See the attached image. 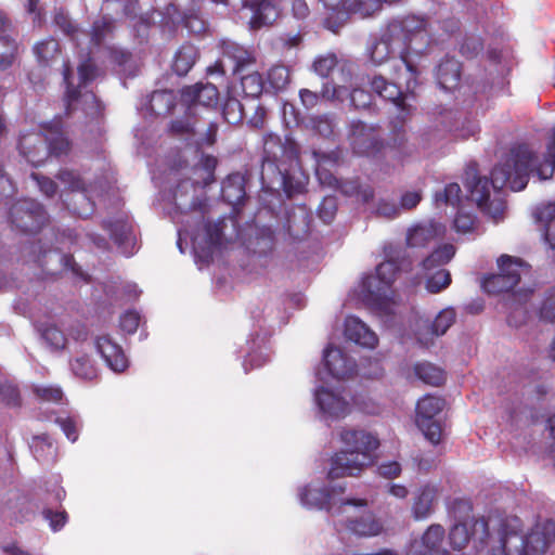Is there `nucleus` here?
Segmentation results:
<instances>
[{"mask_svg":"<svg viewBox=\"0 0 555 555\" xmlns=\"http://www.w3.org/2000/svg\"><path fill=\"white\" fill-rule=\"evenodd\" d=\"M534 162L535 155L528 144L518 143L511 147L507 158L502 164L494 166L490 180L476 173L470 178L467 171L465 186L472 201L476 202L482 212L499 222L506 209V201L500 191L505 186L514 192L522 191L528 184Z\"/></svg>","mask_w":555,"mask_h":555,"instance_id":"1","label":"nucleus"},{"mask_svg":"<svg viewBox=\"0 0 555 555\" xmlns=\"http://www.w3.org/2000/svg\"><path fill=\"white\" fill-rule=\"evenodd\" d=\"M402 42L400 43L393 35L387 30L382 37L372 42L367 48V55L373 65L379 66L389 60L398 57L401 65L404 66L409 78L405 82L406 91L403 92L401 88L391 81H388L382 75H375L370 79V87L382 99L391 102L402 114V118L409 115L411 106L406 103L409 96L414 98V89L417 86L418 70L416 66L408 60V55L402 50Z\"/></svg>","mask_w":555,"mask_h":555,"instance_id":"2","label":"nucleus"},{"mask_svg":"<svg viewBox=\"0 0 555 555\" xmlns=\"http://www.w3.org/2000/svg\"><path fill=\"white\" fill-rule=\"evenodd\" d=\"M346 450L336 452L331 459L327 478L331 480L346 476H358L374 462V451L379 447L378 439L370 433L346 429L340 434Z\"/></svg>","mask_w":555,"mask_h":555,"instance_id":"3","label":"nucleus"},{"mask_svg":"<svg viewBox=\"0 0 555 555\" xmlns=\"http://www.w3.org/2000/svg\"><path fill=\"white\" fill-rule=\"evenodd\" d=\"M298 160L295 142H282L279 135L268 134L263 141V154L260 180L263 188H270L274 180L284 181L285 173L294 162Z\"/></svg>","mask_w":555,"mask_h":555,"instance_id":"4","label":"nucleus"},{"mask_svg":"<svg viewBox=\"0 0 555 555\" xmlns=\"http://www.w3.org/2000/svg\"><path fill=\"white\" fill-rule=\"evenodd\" d=\"M548 545L550 541L542 531H532L524 537L519 530L503 521L499 530L498 545L488 555H544Z\"/></svg>","mask_w":555,"mask_h":555,"instance_id":"5","label":"nucleus"},{"mask_svg":"<svg viewBox=\"0 0 555 555\" xmlns=\"http://www.w3.org/2000/svg\"><path fill=\"white\" fill-rule=\"evenodd\" d=\"M399 253L376 267L375 275H367L362 281L364 299L379 310L389 312L388 293L401 269Z\"/></svg>","mask_w":555,"mask_h":555,"instance_id":"6","label":"nucleus"},{"mask_svg":"<svg viewBox=\"0 0 555 555\" xmlns=\"http://www.w3.org/2000/svg\"><path fill=\"white\" fill-rule=\"evenodd\" d=\"M395 38L402 42V50L409 56L421 53L429 43L427 21L423 17L409 15L388 26Z\"/></svg>","mask_w":555,"mask_h":555,"instance_id":"7","label":"nucleus"},{"mask_svg":"<svg viewBox=\"0 0 555 555\" xmlns=\"http://www.w3.org/2000/svg\"><path fill=\"white\" fill-rule=\"evenodd\" d=\"M11 224L22 233L35 234L48 221L44 207L37 201L24 198L15 202L9 211Z\"/></svg>","mask_w":555,"mask_h":555,"instance_id":"8","label":"nucleus"},{"mask_svg":"<svg viewBox=\"0 0 555 555\" xmlns=\"http://www.w3.org/2000/svg\"><path fill=\"white\" fill-rule=\"evenodd\" d=\"M498 267L500 273L485 276L481 287L491 295L507 294L506 301H509L512 291L520 281V263L508 255H502L498 259Z\"/></svg>","mask_w":555,"mask_h":555,"instance_id":"9","label":"nucleus"},{"mask_svg":"<svg viewBox=\"0 0 555 555\" xmlns=\"http://www.w3.org/2000/svg\"><path fill=\"white\" fill-rule=\"evenodd\" d=\"M379 127L366 125L361 120H352L349 126L348 140L354 154L376 157L385 149L380 138Z\"/></svg>","mask_w":555,"mask_h":555,"instance_id":"10","label":"nucleus"},{"mask_svg":"<svg viewBox=\"0 0 555 555\" xmlns=\"http://www.w3.org/2000/svg\"><path fill=\"white\" fill-rule=\"evenodd\" d=\"M444 404V399L431 395L424 396L416 404V425L433 444H438L441 440V425L435 417L443 410Z\"/></svg>","mask_w":555,"mask_h":555,"instance_id":"11","label":"nucleus"},{"mask_svg":"<svg viewBox=\"0 0 555 555\" xmlns=\"http://www.w3.org/2000/svg\"><path fill=\"white\" fill-rule=\"evenodd\" d=\"M332 490L326 487H312L305 486L299 491L300 503L307 507L317 509H325L333 515L345 512L347 506L365 508L367 500L365 499H346L340 502L337 511H334V503H332Z\"/></svg>","mask_w":555,"mask_h":555,"instance_id":"12","label":"nucleus"},{"mask_svg":"<svg viewBox=\"0 0 555 555\" xmlns=\"http://www.w3.org/2000/svg\"><path fill=\"white\" fill-rule=\"evenodd\" d=\"M470 539L478 543L477 548L482 550L488 544L490 532L485 517L455 524L450 529L449 540L453 550L464 548Z\"/></svg>","mask_w":555,"mask_h":555,"instance_id":"13","label":"nucleus"},{"mask_svg":"<svg viewBox=\"0 0 555 555\" xmlns=\"http://www.w3.org/2000/svg\"><path fill=\"white\" fill-rule=\"evenodd\" d=\"M78 78L79 85L74 86L70 81L72 68L68 62H64L63 77L66 83V114L69 115L74 111V104L79 100L81 95V88L89 85L95 78L96 67L91 61H85L78 66Z\"/></svg>","mask_w":555,"mask_h":555,"instance_id":"14","label":"nucleus"},{"mask_svg":"<svg viewBox=\"0 0 555 555\" xmlns=\"http://www.w3.org/2000/svg\"><path fill=\"white\" fill-rule=\"evenodd\" d=\"M444 528L441 525H431L422 535L421 540H414L408 547L405 555H450L442 547Z\"/></svg>","mask_w":555,"mask_h":555,"instance_id":"15","label":"nucleus"},{"mask_svg":"<svg viewBox=\"0 0 555 555\" xmlns=\"http://www.w3.org/2000/svg\"><path fill=\"white\" fill-rule=\"evenodd\" d=\"M181 101L189 112L196 105L216 108L219 104V90L214 83L197 82L181 90Z\"/></svg>","mask_w":555,"mask_h":555,"instance_id":"16","label":"nucleus"},{"mask_svg":"<svg viewBox=\"0 0 555 555\" xmlns=\"http://www.w3.org/2000/svg\"><path fill=\"white\" fill-rule=\"evenodd\" d=\"M94 346L98 353L112 371L122 373L128 369L129 360L122 347L108 334L98 336Z\"/></svg>","mask_w":555,"mask_h":555,"instance_id":"17","label":"nucleus"},{"mask_svg":"<svg viewBox=\"0 0 555 555\" xmlns=\"http://www.w3.org/2000/svg\"><path fill=\"white\" fill-rule=\"evenodd\" d=\"M323 362L327 373L337 379L349 378L357 373L356 362L333 345L324 349Z\"/></svg>","mask_w":555,"mask_h":555,"instance_id":"18","label":"nucleus"},{"mask_svg":"<svg viewBox=\"0 0 555 555\" xmlns=\"http://www.w3.org/2000/svg\"><path fill=\"white\" fill-rule=\"evenodd\" d=\"M56 178L67 190L78 193L75 195V203L79 202L85 204L83 207L75 206L73 211L81 218H87L91 215L94 209V203L87 197L85 182L80 176L74 170L61 169L57 172Z\"/></svg>","mask_w":555,"mask_h":555,"instance_id":"19","label":"nucleus"},{"mask_svg":"<svg viewBox=\"0 0 555 555\" xmlns=\"http://www.w3.org/2000/svg\"><path fill=\"white\" fill-rule=\"evenodd\" d=\"M21 155L34 167H39L48 158L44 132L31 131L21 135L18 140Z\"/></svg>","mask_w":555,"mask_h":555,"instance_id":"20","label":"nucleus"},{"mask_svg":"<svg viewBox=\"0 0 555 555\" xmlns=\"http://www.w3.org/2000/svg\"><path fill=\"white\" fill-rule=\"evenodd\" d=\"M243 5L253 13L249 26L254 30L271 25L280 15L274 0H244Z\"/></svg>","mask_w":555,"mask_h":555,"instance_id":"21","label":"nucleus"},{"mask_svg":"<svg viewBox=\"0 0 555 555\" xmlns=\"http://www.w3.org/2000/svg\"><path fill=\"white\" fill-rule=\"evenodd\" d=\"M311 224V215L305 206H294L285 211L283 228L293 240H301L308 235Z\"/></svg>","mask_w":555,"mask_h":555,"instance_id":"22","label":"nucleus"},{"mask_svg":"<svg viewBox=\"0 0 555 555\" xmlns=\"http://www.w3.org/2000/svg\"><path fill=\"white\" fill-rule=\"evenodd\" d=\"M455 311L452 308L443 309L440 311L430 324L424 326V332H417V341L423 347H429L433 344V338L446 334L450 326L455 321Z\"/></svg>","mask_w":555,"mask_h":555,"instance_id":"23","label":"nucleus"},{"mask_svg":"<svg viewBox=\"0 0 555 555\" xmlns=\"http://www.w3.org/2000/svg\"><path fill=\"white\" fill-rule=\"evenodd\" d=\"M345 336L362 347L375 348L378 343L377 335L359 318L348 317L345 322Z\"/></svg>","mask_w":555,"mask_h":555,"instance_id":"24","label":"nucleus"},{"mask_svg":"<svg viewBox=\"0 0 555 555\" xmlns=\"http://www.w3.org/2000/svg\"><path fill=\"white\" fill-rule=\"evenodd\" d=\"M345 336L362 347L375 348L378 343L377 335L359 318L348 317L345 322Z\"/></svg>","mask_w":555,"mask_h":555,"instance_id":"25","label":"nucleus"},{"mask_svg":"<svg viewBox=\"0 0 555 555\" xmlns=\"http://www.w3.org/2000/svg\"><path fill=\"white\" fill-rule=\"evenodd\" d=\"M221 50L222 56L233 63L234 74H241L256 63L254 53L236 42L223 41Z\"/></svg>","mask_w":555,"mask_h":555,"instance_id":"26","label":"nucleus"},{"mask_svg":"<svg viewBox=\"0 0 555 555\" xmlns=\"http://www.w3.org/2000/svg\"><path fill=\"white\" fill-rule=\"evenodd\" d=\"M438 492V487L429 483L418 489L412 504V515L415 520H423L430 516Z\"/></svg>","mask_w":555,"mask_h":555,"instance_id":"27","label":"nucleus"},{"mask_svg":"<svg viewBox=\"0 0 555 555\" xmlns=\"http://www.w3.org/2000/svg\"><path fill=\"white\" fill-rule=\"evenodd\" d=\"M315 400L320 410L333 417H344L349 413V403L324 387L317 391Z\"/></svg>","mask_w":555,"mask_h":555,"instance_id":"28","label":"nucleus"},{"mask_svg":"<svg viewBox=\"0 0 555 555\" xmlns=\"http://www.w3.org/2000/svg\"><path fill=\"white\" fill-rule=\"evenodd\" d=\"M436 77L442 89L455 88L461 79V63L455 57L446 56L437 66Z\"/></svg>","mask_w":555,"mask_h":555,"instance_id":"29","label":"nucleus"},{"mask_svg":"<svg viewBox=\"0 0 555 555\" xmlns=\"http://www.w3.org/2000/svg\"><path fill=\"white\" fill-rule=\"evenodd\" d=\"M532 295V289L521 291L509 295L511 300L506 301L505 305L511 310L507 315V322L509 325L518 327L524 324L528 318V310L525 304L529 300Z\"/></svg>","mask_w":555,"mask_h":555,"instance_id":"30","label":"nucleus"},{"mask_svg":"<svg viewBox=\"0 0 555 555\" xmlns=\"http://www.w3.org/2000/svg\"><path fill=\"white\" fill-rule=\"evenodd\" d=\"M44 140L48 156L60 157L67 155L70 151V142L62 131L60 125L44 127Z\"/></svg>","mask_w":555,"mask_h":555,"instance_id":"31","label":"nucleus"},{"mask_svg":"<svg viewBox=\"0 0 555 555\" xmlns=\"http://www.w3.org/2000/svg\"><path fill=\"white\" fill-rule=\"evenodd\" d=\"M346 527L349 531L360 537H374L383 531V525L371 512H366L360 517L348 519Z\"/></svg>","mask_w":555,"mask_h":555,"instance_id":"32","label":"nucleus"},{"mask_svg":"<svg viewBox=\"0 0 555 555\" xmlns=\"http://www.w3.org/2000/svg\"><path fill=\"white\" fill-rule=\"evenodd\" d=\"M198 56L197 48L185 42L177 50L171 68L178 76H185L193 68Z\"/></svg>","mask_w":555,"mask_h":555,"instance_id":"33","label":"nucleus"},{"mask_svg":"<svg viewBox=\"0 0 555 555\" xmlns=\"http://www.w3.org/2000/svg\"><path fill=\"white\" fill-rule=\"evenodd\" d=\"M34 54L41 66H51L61 57V47L53 37L37 42L33 48Z\"/></svg>","mask_w":555,"mask_h":555,"instance_id":"34","label":"nucleus"},{"mask_svg":"<svg viewBox=\"0 0 555 555\" xmlns=\"http://www.w3.org/2000/svg\"><path fill=\"white\" fill-rule=\"evenodd\" d=\"M149 106L150 111L156 116L169 115L176 106V95L171 90L153 91Z\"/></svg>","mask_w":555,"mask_h":555,"instance_id":"35","label":"nucleus"},{"mask_svg":"<svg viewBox=\"0 0 555 555\" xmlns=\"http://www.w3.org/2000/svg\"><path fill=\"white\" fill-rule=\"evenodd\" d=\"M69 366L73 374L82 380L92 382L99 376V370L94 361L87 353L73 358L69 362Z\"/></svg>","mask_w":555,"mask_h":555,"instance_id":"36","label":"nucleus"},{"mask_svg":"<svg viewBox=\"0 0 555 555\" xmlns=\"http://www.w3.org/2000/svg\"><path fill=\"white\" fill-rule=\"evenodd\" d=\"M222 198L231 205H238L245 197V186L240 175H230L221 186Z\"/></svg>","mask_w":555,"mask_h":555,"instance_id":"37","label":"nucleus"},{"mask_svg":"<svg viewBox=\"0 0 555 555\" xmlns=\"http://www.w3.org/2000/svg\"><path fill=\"white\" fill-rule=\"evenodd\" d=\"M414 373L424 384L439 387L446 382V372L430 362H418L414 365Z\"/></svg>","mask_w":555,"mask_h":555,"instance_id":"38","label":"nucleus"},{"mask_svg":"<svg viewBox=\"0 0 555 555\" xmlns=\"http://www.w3.org/2000/svg\"><path fill=\"white\" fill-rule=\"evenodd\" d=\"M388 147L393 153V157L398 160H402L404 157L413 154L414 146L408 142L406 133L402 125L392 128Z\"/></svg>","mask_w":555,"mask_h":555,"instance_id":"39","label":"nucleus"},{"mask_svg":"<svg viewBox=\"0 0 555 555\" xmlns=\"http://www.w3.org/2000/svg\"><path fill=\"white\" fill-rule=\"evenodd\" d=\"M528 147L535 155V162L533 164L531 172L535 171L538 177L541 180H546V179L551 178L553 176V172L555 169V128L552 131L551 140H550V142L547 144V149H546L545 162L547 163V166L540 164L538 162L537 153L529 145H528Z\"/></svg>","mask_w":555,"mask_h":555,"instance_id":"40","label":"nucleus"},{"mask_svg":"<svg viewBox=\"0 0 555 555\" xmlns=\"http://www.w3.org/2000/svg\"><path fill=\"white\" fill-rule=\"evenodd\" d=\"M455 255V247L452 244H443L436 248L423 262V269L430 271L448 263Z\"/></svg>","mask_w":555,"mask_h":555,"instance_id":"41","label":"nucleus"},{"mask_svg":"<svg viewBox=\"0 0 555 555\" xmlns=\"http://www.w3.org/2000/svg\"><path fill=\"white\" fill-rule=\"evenodd\" d=\"M115 20L105 15L93 22L90 30L91 43L95 47L103 44L105 39L114 34Z\"/></svg>","mask_w":555,"mask_h":555,"instance_id":"42","label":"nucleus"},{"mask_svg":"<svg viewBox=\"0 0 555 555\" xmlns=\"http://www.w3.org/2000/svg\"><path fill=\"white\" fill-rule=\"evenodd\" d=\"M289 82V70L285 65H274L267 73L266 85L273 92L283 91Z\"/></svg>","mask_w":555,"mask_h":555,"instance_id":"43","label":"nucleus"},{"mask_svg":"<svg viewBox=\"0 0 555 555\" xmlns=\"http://www.w3.org/2000/svg\"><path fill=\"white\" fill-rule=\"evenodd\" d=\"M18 44L10 36H0V70L4 72L12 67L17 59Z\"/></svg>","mask_w":555,"mask_h":555,"instance_id":"44","label":"nucleus"},{"mask_svg":"<svg viewBox=\"0 0 555 555\" xmlns=\"http://www.w3.org/2000/svg\"><path fill=\"white\" fill-rule=\"evenodd\" d=\"M41 338L53 350H62L67 344L65 334L55 324H43L39 328Z\"/></svg>","mask_w":555,"mask_h":555,"instance_id":"45","label":"nucleus"},{"mask_svg":"<svg viewBox=\"0 0 555 555\" xmlns=\"http://www.w3.org/2000/svg\"><path fill=\"white\" fill-rule=\"evenodd\" d=\"M242 91L247 98H258L266 90V81L258 72H253L241 77Z\"/></svg>","mask_w":555,"mask_h":555,"instance_id":"46","label":"nucleus"},{"mask_svg":"<svg viewBox=\"0 0 555 555\" xmlns=\"http://www.w3.org/2000/svg\"><path fill=\"white\" fill-rule=\"evenodd\" d=\"M534 218L542 225L541 231L545 240L547 229L552 228V234L555 235V203H547L535 208Z\"/></svg>","mask_w":555,"mask_h":555,"instance_id":"47","label":"nucleus"},{"mask_svg":"<svg viewBox=\"0 0 555 555\" xmlns=\"http://www.w3.org/2000/svg\"><path fill=\"white\" fill-rule=\"evenodd\" d=\"M222 117L230 125L240 124L244 118V107L238 99L228 95L222 104Z\"/></svg>","mask_w":555,"mask_h":555,"instance_id":"48","label":"nucleus"},{"mask_svg":"<svg viewBox=\"0 0 555 555\" xmlns=\"http://www.w3.org/2000/svg\"><path fill=\"white\" fill-rule=\"evenodd\" d=\"M485 48V42L481 36L479 35H467L464 37L463 42L460 47V53L468 59L473 60L477 57L480 53H482Z\"/></svg>","mask_w":555,"mask_h":555,"instance_id":"49","label":"nucleus"},{"mask_svg":"<svg viewBox=\"0 0 555 555\" xmlns=\"http://www.w3.org/2000/svg\"><path fill=\"white\" fill-rule=\"evenodd\" d=\"M477 217L460 208L453 220V228L457 233L467 234L472 233L477 228Z\"/></svg>","mask_w":555,"mask_h":555,"instance_id":"50","label":"nucleus"},{"mask_svg":"<svg viewBox=\"0 0 555 555\" xmlns=\"http://www.w3.org/2000/svg\"><path fill=\"white\" fill-rule=\"evenodd\" d=\"M451 284V274L446 269H438L426 279V289L431 294L440 293Z\"/></svg>","mask_w":555,"mask_h":555,"instance_id":"51","label":"nucleus"},{"mask_svg":"<svg viewBox=\"0 0 555 555\" xmlns=\"http://www.w3.org/2000/svg\"><path fill=\"white\" fill-rule=\"evenodd\" d=\"M106 51L109 62L119 70L126 72L132 61V53L116 46L107 47Z\"/></svg>","mask_w":555,"mask_h":555,"instance_id":"52","label":"nucleus"},{"mask_svg":"<svg viewBox=\"0 0 555 555\" xmlns=\"http://www.w3.org/2000/svg\"><path fill=\"white\" fill-rule=\"evenodd\" d=\"M30 449L37 460H44L47 456L54 453L53 442L47 434L34 437L30 443Z\"/></svg>","mask_w":555,"mask_h":555,"instance_id":"53","label":"nucleus"},{"mask_svg":"<svg viewBox=\"0 0 555 555\" xmlns=\"http://www.w3.org/2000/svg\"><path fill=\"white\" fill-rule=\"evenodd\" d=\"M42 516L54 532L60 531L68 521V514L64 508L53 509L52 506H46L42 508Z\"/></svg>","mask_w":555,"mask_h":555,"instance_id":"54","label":"nucleus"},{"mask_svg":"<svg viewBox=\"0 0 555 555\" xmlns=\"http://www.w3.org/2000/svg\"><path fill=\"white\" fill-rule=\"evenodd\" d=\"M274 232L269 227H263L258 230L255 238V253L260 255L271 251L274 247Z\"/></svg>","mask_w":555,"mask_h":555,"instance_id":"55","label":"nucleus"},{"mask_svg":"<svg viewBox=\"0 0 555 555\" xmlns=\"http://www.w3.org/2000/svg\"><path fill=\"white\" fill-rule=\"evenodd\" d=\"M539 318L547 323L555 322V286L545 293L539 308Z\"/></svg>","mask_w":555,"mask_h":555,"instance_id":"56","label":"nucleus"},{"mask_svg":"<svg viewBox=\"0 0 555 555\" xmlns=\"http://www.w3.org/2000/svg\"><path fill=\"white\" fill-rule=\"evenodd\" d=\"M53 22L68 38L72 40L76 39L79 33V27L70 20L69 15L65 11H56Z\"/></svg>","mask_w":555,"mask_h":555,"instance_id":"57","label":"nucleus"},{"mask_svg":"<svg viewBox=\"0 0 555 555\" xmlns=\"http://www.w3.org/2000/svg\"><path fill=\"white\" fill-rule=\"evenodd\" d=\"M461 188L457 183H449L444 186L442 192H438L435 195L437 203L446 205L456 206L461 202Z\"/></svg>","mask_w":555,"mask_h":555,"instance_id":"58","label":"nucleus"},{"mask_svg":"<svg viewBox=\"0 0 555 555\" xmlns=\"http://www.w3.org/2000/svg\"><path fill=\"white\" fill-rule=\"evenodd\" d=\"M337 63L335 54L320 56L314 61L313 69L319 76L327 78L337 66Z\"/></svg>","mask_w":555,"mask_h":555,"instance_id":"59","label":"nucleus"},{"mask_svg":"<svg viewBox=\"0 0 555 555\" xmlns=\"http://www.w3.org/2000/svg\"><path fill=\"white\" fill-rule=\"evenodd\" d=\"M224 220L217 222H207L205 224V233L207 242L210 246H219L222 242Z\"/></svg>","mask_w":555,"mask_h":555,"instance_id":"60","label":"nucleus"},{"mask_svg":"<svg viewBox=\"0 0 555 555\" xmlns=\"http://www.w3.org/2000/svg\"><path fill=\"white\" fill-rule=\"evenodd\" d=\"M30 251L34 255L33 261L36 262L38 267H40L47 273H51L50 268L48 267V261L46 259L51 257L53 254L56 255L57 251L51 248L46 249L39 243L33 244Z\"/></svg>","mask_w":555,"mask_h":555,"instance_id":"61","label":"nucleus"},{"mask_svg":"<svg viewBox=\"0 0 555 555\" xmlns=\"http://www.w3.org/2000/svg\"><path fill=\"white\" fill-rule=\"evenodd\" d=\"M105 228L111 232L112 237L118 244L127 241L131 234V228L122 221L107 222Z\"/></svg>","mask_w":555,"mask_h":555,"instance_id":"62","label":"nucleus"},{"mask_svg":"<svg viewBox=\"0 0 555 555\" xmlns=\"http://www.w3.org/2000/svg\"><path fill=\"white\" fill-rule=\"evenodd\" d=\"M313 129L322 137L330 138L334 134L335 125L327 115L317 116L312 119Z\"/></svg>","mask_w":555,"mask_h":555,"instance_id":"63","label":"nucleus"},{"mask_svg":"<svg viewBox=\"0 0 555 555\" xmlns=\"http://www.w3.org/2000/svg\"><path fill=\"white\" fill-rule=\"evenodd\" d=\"M140 324V314L134 310L126 311L119 321L120 328L127 334L137 332Z\"/></svg>","mask_w":555,"mask_h":555,"instance_id":"64","label":"nucleus"}]
</instances>
